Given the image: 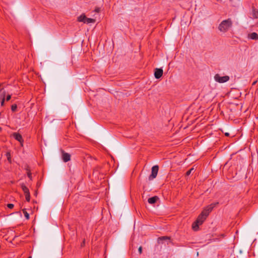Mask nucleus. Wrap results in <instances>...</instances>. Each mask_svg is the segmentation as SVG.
I'll list each match as a JSON object with an SVG mask.
<instances>
[{"instance_id": "4", "label": "nucleus", "mask_w": 258, "mask_h": 258, "mask_svg": "<svg viewBox=\"0 0 258 258\" xmlns=\"http://www.w3.org/2000/svg\"><path fill=\"white\" fill-rule=\"evenodd\" d=\"M158 170L159 167L158 165H154L152 167L151 174L149 177V179L150 180H152L156 178L158 174Z\"/></svg>"}, {"instance_id": "3", "label": "nucleus", "mask_w": 258, "mask_h": 258, "mask_svg": "<svg viewBox=\"0 0 258 258\" xmlns=\"http://www.w3.org/2000/svg\"><path fill=\"white\" fill-rule=\"evenodd\" d=\"M214 80L216 82L219 83H224L229 80V77L228 76H225L221 77L219 74H217L214 76Z\"/></svg>"}, {"instance_id": "9", "label": "nucleus", "mask_w": 258, "mask_h": 258, "mask_svg": "<svg viewBox=\"0 0 258 258\" xmlns=\"http://www.w3.org/2000/svg\"><path fill=\"white\" fill-rule=\"evenodd\" d=\"M159 199L157 196H154L152 198H150L148 200V202L149 204H153L155 203Z\"/></svg>"}, {"instance_id": "14", "label": "nucleus", "mask_w": 258, "mask_h": 258, "mask_svg": "<svg viewBox=\"0 0 258 258\" xmlns=\"http://www.w3.org/2000/svg\"><path fill=\"white\" fill-rule=\"evenodd\" d=\"M22 211L26 219L28 220L29 219V214L27 213L26 210L24 209L22 210Z\"/></svg>"}, {"instance_id": "21", "label": "nucleus", "mask_w": 258, "mask_h": 258, "mask_svg": "<svg viewBox=\"0 0 258 258\" xmlns=\"http://www.w3.org/2000/svg\"><path fill=\"white\" fill-rule=\"evenodd\" d=\"M11 98V95H8L7 96V98H6V100L7 101H9L10 100V99Z\"/></svg>"}, {"instance_id": "19", "label": "nucleus", "mask_w": 258, "mask_h": 258, "mask_svg": "<svg viewBox=\"0 0 258 258\" xmlns=\"http://www.w3.org/2000/svg\"><path fill=\"white\" fill-rule=\"evenodd\" d=\"M27 176L30 179H32V175L30 171L27 172Z\"/></svg>"}, {"instance_id": "25", "label": "nucleus", "mask_w": 258, "mask_h": 258, "mask_svg": "<svg viewBox=\"0 0 258 258\" xmlns=\"http://www.w3.org/2000/svg\"><path fill=\"white\" fill-rule=\"evenodd\" d=\"M7 157H8V159L9 160L10 158V153H7Z\"/></svg>"}, {"instance_id": "28", "label": "nucleus", "mask_w": 258, "mask_h": 258, "mask_svg": "<svg viewBox=\"0 0 258 258\" xmlns=\"http://www.w3.org/2000/svg\"><path fill=\"white\" fill-rule=\"evenodd\" d=\"M85 244V241L83 242V243L81 244V246H83Z\"/></svg>"}, {"instance_id": "13", "label": "nucleus", "mask_w": 258, "mask_h": 258, "mask_svg": "<svg viewBox=\"0 0 258 258\" xmlns=\"http://www.w3.org/2000/svg\"><path fill=\"white\" fill-rule=\"evenodd\" d=\"M95 22V20L92 18H87L86 17V21L85 23L90 24V23H94Z\"/></svg>"}, {"instance_id": "30", "label": "nucleus", "mask_w": 258, "mask_h": 258, "mask_svg": "<svg viewBox=\"0 0 258 258\" xmlns=\"http://www.w3.org/2000/svg\"><path fill=\"white\" fill-rule=\"evenodd\" d=\"M1 130H2V128H1V127H0V131H1Z\"/></svg>"}, {"instance_id": "26", "label": "nucleus", "mask_w": 258, "mask_h": 258, "mask_svg": "<svg viewBox=\"0 0 258 258\" xmlns=\"http://www.w3.org/2000/svg\"><path fill=\"white\" fill-rule=\"evenodd\" d=\"M225 135L226 136H227V137H228V136H229V134L228 133H226L225 134Z\"/></svg>"}, {"instance_id": "17", "label": "nucleus", "mask_w": 258, "mask_h": 258, "mask_svg": "<svg viewBox=\"0 0 258 258\" xmlns=\"http://www.w3.org/2000/svg\"><path fill=\"white\" fill-rule=\"evenodd\" d=\"M14 205L13 204H8L7 205V207L8 208H9V209H12L14 208Z\"/></svg>"}, {"instance_id": "27", "label": "nucleus", "mask_w": 258, "mask_h": 258, "mask_svg": "<svg viewBox=\"0 0 258 258\" xmlns=\"http://www.w3.org/2000/svg\"><path fill=\"white\" fill-rule=\"evenodd\" d=\"M191 228L194 229V223H192L191 224Z\"/></svg>"}, {"instance_id": "7", "label": "nucleus", "mask_w": 258, "mask_h": 258, "mask_svg": "<svg viewBox=\"0 0 258 258\" xmlns=\"http://www.w3.org/2000/svg\"><path fill=\"white\" fill-rule=\"evenodd\" d=\"M62 158L64 162L69 161L71 160V155L68 153L62 152Z\"/></svg>"}, {"instance_id": "6", "label": "nucleus", "mask_w": 258, "mask_h": 258, "mask_svg": "<svg viewBox=\"0 0 258 258\" xmlns=\"http://www.w3.org/2000/svg\"><path fill=\"white\" fill-rule=\"evenodd\" d=\"M163 75V70L162 69L156 68L155 70L154 76L156 79L160 78Z\"/></svg>"}, {"instance_id": "18", "label": "nucleus", "mask_w": 258, "mask_h": 258, "mask_svg": "<svg viewBox=\"0 0 258 258\" xmlns=\"http://www.w3.org/2000/svg\"><path fill=\"white\" fill-rule=\"evenodd\" d=\"M194 169V168L192 167L191 168H190L188 171H187L186 173V175H188L190 174L191 171Z\"/></svg>"}, {"instance_id": "22", "label": "nucleus", "mask_w": 258, "mask_h": 258, "mask_svg": "<svg viewBox=\"0 0 258 258\" xmlns=\"http://www.w3.org/2000/svg\"><path fill=\"white\" fill-rule=\"evenodd\" d=\"M159 238H160V239H162H162H169V237H165V236H163V237H160Z\"/></svg>"}, {"instance_id": "1", "label": "nucleus", "mask_w": 258, "mask_h": 258, "mask_svg": "<svg viewBox=\"0 0 258 258\" xmlns=\"http://www.w3.org/2000/svg\"><path fill=\"white\" fill-rule=\"evenodd\" d=\"M218 203H212L208 206L199 215L196 221H195V231L199 229V226L201 225L205 221L209 213L213 210V208Z\"/></svg>"}, {"instance_id": "15", "label": "nucleus", "mask_w": 258, "mask_h": 258, "mask_svg": "<svg viewBox=\"0 0 258 258\" xmlns=\"http://www.w3.org/2000/svg\"><path fill=\"white\" fill-rule=\"evenodd\" d=\"M17 106L16 104L12 105V106H11L12 111H13V112L16 111V109H17Z\"/></svg>"}, {"instance_id": "12", "label": "nucleus", "mask_w": 258, "mask_h": 258, "mask_svg": "<svg viewBox=\"0 0 258 258\" xmlns=\"http://www.w3.org/2000/svg\"><path fill=\"white\" fill-rule=\"evenodd\" d=\"M21 188L23 191H24L25 195L27 194V193H30L29 189L24 184L21 185Z\"/></svg>"}, {"instance_id": "20", "label": "nucleus", "mask_w": 258, "mask_h": 258, "mask_svg": "<svg viewBox=\"0 0 258 258\" xmlns=\"http://www.w3.org/2000/svg\"><path fill=\"white\" fill-rule=\"evenodd\" d=\"M94 11L96 13H99L100 11V8H96Z\"/></svg>"}, {"instance_id": "2", "label": "nucleus", "mask_w": 258, "mask_h": 258, "mask_svg": "<svg viewBox=\"0 0 258 258\" xmlns=\"http://www.w3.org/2000/svg\"><path fill=\"white\" fill-rule=\"evenodd\" d=\"M232 24V21L230 18L223 20L219 25L218 30L221 32L225 33L231 28Z\"/></svg>"}, {"instance_id": "23", "label": "nucleus", "mask_w": 258, "mask_h": 258, "mask_svg": "<svg viewBox=\"0 0 258 258\" xmlns=\"http://www.w3.org/2000/svg\"><path fill=\"white\" fill-rule=\"evenodd\" d=\"M139 252L140 253V254H141L142 252V248L141 246H140L139 248Z\"/></svg>"}, {"instance_id": "29", "label": "nucleus", "mask_w": 258, "mask_h": 258, "mask_svg": "<svg viewBox=\"0 0 258 258\" xmlns=\"http://www.w3.org/2000/svg\"><path fill=\"white\" fill-rule=\"evenodd\" d=\"M28 258H32L31 256L28 257Z\"/></svg>"}, {"instance_id": "8", "label": "nucleus", "mask_w": 258, "mask_h": 258, "mask_svg": "<svg viewBox=\"0 0 258 258\" xmlns=\"http://www.w3.org/2000/svg\"><path fill=\"white\" fill-rule=\"evenodd\" d=\"M248 38L252 40H258V34L255 32H252L248 35Z\"/></svg>"}, {"instance_id": "10", "label": "nucleus", "mask_w": 258, "mask_h": 258, "mask_svg": "<svg viewBox=\"0 0 258 258\" xmlns=\"http://www.w3.org/2000/svg\"><path fill=\"white\" fill-rule=\"evenodd\" d=\"M252 17L254 19H257L258 18V10L255 9L254 8H253L252 9Z\"/></svg>"}, {"instance_id": "24", "label": "nucleus", "mask_w": 258, "mask_h": 258, "mask_svg": "<svg viewBox=\"0 0 258 258\" xmlns=\"http://www.w3.org/2000/svg\"><path fill=\"white\" fill-rule=\"evenodd\" d=\"M7 157H8V159L9 160L10 158V153H7Z\"/></svg>"}, {"instance_id": "11", "label": "nucleus", "mask_w": 258, "mask_h": 258, "mask_svg": "<svg viewBox=\"0 0 258 258\" xmlns=\"http://www.w3.org/2000/svg\"><path fill=\"white\" fill-rule=\"evenodd\" d=\"M86 16L84 14H82V15H80L78 18V21L82 22H84V23H85V22L86 21Z\"/></svg>"}, {"instance_id": "5", "label": "nucleus", "mask_w": 258, "mask_h": 258, "mask_svg": "<svg viewBox=\"0 0 258 258\" xmlns=\"http://www.w3.org/2000/svg\"><path fill=\"white\" fill-rule=\"evenodd\" d=\"M12 136L15 140L19 141L21 144V145H22L24 140L23 139L22 136L20 134L17 133H14L12 134Z\"/></svg>"}, {"instance_id": "16", "label": "nucleus", "mask_w": 258, "mask_h": 258, "mask_svg": "<svg viewBox=\"0 0 258 258\" xmlns=\"http://www.w3.org/2000/svg\"><path fill=\"white\" fill-rule=\"evenodd\" d=\"M26 200L27 202H29L30 200V193H27V194L25 195Z\"/></svg>"}]
</instances>
